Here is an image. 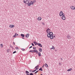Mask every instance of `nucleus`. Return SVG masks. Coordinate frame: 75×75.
Masks as SVG:
<instances>
[{"label": "nucleus", "instance_id": "1", "mask_svg": "<svg viewBox=\"0 0 75 75\" xmlns=\"http://www.w3.org/2000/svg\"><path fill=\"white\" fill-rule=\"evenodd\" d=\"M59 16L60 17H61L62 16V20H65L66 19L65 16V15H63V12L62 11H61L59 13Z\"/></svg>", "mask_w": 75, "mask_h": 75}, {"label": "nucleus", "instance_id": "2", "mask_svg": "<svg viewBox=\"0 0 75 75\" xmlns=\"http://www.w3.org/2000/svg\"><path fill=\"white\" fill-rule=\"evenodd\" d=\"M27 4H28V6H30L31 4H32V5H33V4H34V2H33V1H31L30 2H28L27 3Z\"/></svg>", "mask_w": 75, "mask_h": 75}, {"label": "nucleus", "instance_id": "3", "mask_svg": "<svg viewBox=\"0 0 75 75\" xmlns=\"http://www.w3.org/2000/svg\"><path fill=\"white\" fill-rule=\"evenodd\" d=\"M47 36L48 38H50V39L52 40V39L53 38H54V36L53 35H48V36L47 35Z\"/></svg>", "mask_w": 75, "mask_h": 75}, {"label": "nucleus", "instance_id": "4", "mask_svg": "<svg viewBox=\"0 0 75 75\" xmlns=\"http://www.w3.org/2000/svg\"><path fill=\"white\" fill-rule=\"evenodd\" d=\"M53 35V33L52 32H49L48 34L47 35Z\"/></svg>", "mask_w": 75, "mask_h": 75}, {"label": "nucleus", "instance_id": "5", "mask_svg": "<svg viewBox=\"0 0 75 75\" xmlns=\"http://www.w3.org/2000/svg\"><path fill=\"white\" fill-rule=\"evenodd\" d=\"M70 8L71 9H72V10H75V6H72L70 7Z\"/></svg>", "mask_w": 75, "mask_h": 75}, {"label": "nucleus", "instance_id": "6", "mask_svg": "<svg viewBox=\"0 0 75 75\" xmlns=\"http://www.w3.org/2000/svg\"><path fill=\"white\" fill-rule=\"evenodd\" d=\"M9 27L10 28H13V27H14V25H9Z\"/></svg>", "mask_w": 75, "mask_h": 75}, {"label": "nucleus", "instance_id": "7", "mask_svg": "<svg viewBox=\"0 0 75 75\" xmlns=\"http://www.w3.org/2000/svg\"><path fill=\"white\" fill-rule=\"evenodd\" d=\"M25 74L27 75H30V74H30V72L27 71H25Z\"/></svg>", "mask_w": 75, "mask_h": 75}, {"label": "nucleus", "instance_id": "8", "mask_svg": "<svg viewBox=\"0 0 75 75\" xmlns=\"http://www.w3.org/2000/svg\"><path fill=\"white\" fill-rule=\"evenodd\" d=\"M67 38H68V39H71V36H70V35H68L67 36Z\"/></svg>", "mask_w": 75, "mask_h": 75}, {"label": "nucleus", "instance_id": "9", "mask_svg": "<svg viewBox=\"0 0 75 75\" xmlns=\"http://www.w3.org/2000/svg\"><path fill=\"white\" fill-rule=\"evenodd\" d=\"M29 52H33V53H35V50H30L29 51Z\"/></svg>", "mask_w": 75, "mask_h": 75}, {"label": "nucleus", "instance_id": "10", "mask_svg": "<svg viewBox=\"0 0 75 75\" xmlns=\"http://www.w3.org/2000/svg\"><path fill=\"white\" fill-rule=\"evenodd\" d=\"M41 19H42V18H41V17H39L38 18V20L39 21H40V20H41Z\"/></svg>", "mask_w": 75, "mask_h": 75}, {"label": "nucleus", "instance_id": "11", "mask_svg": "<svg viewBox=\"0 0 75 75\" xmlns=\"http://www.w3.org/2000/svg\"><path fill=\"white\" fill-rule=\"evenodd\" d=\"M29 35H29V34H27V35H26L25 36V37H26V38H28V37H29Z\"/></svg>", "mask_w": 75, "mask_h": 75}, {"label": "nucleus", "instance_id": "12", "mask_svg": "<svg viewBox=\"0 0 75 75\" xmlns=\"http://www.w3.org/2000/svg\"><path fill=\"white\" fill-rule=\"evenodd\" d=\"M33 43L35 44V45H37V44H38V43H37V42H35V41L33 42Z\"/></svg>", "mask_w": 75, "mask_h": 75}, {"label": "nucleus", "instance_id": "13", "mask_svg": "<svg viewBox=\"0 0 75 75\" xmlns=\"http://www.w3.org/2000/svg\"><path fill=\"white\" fill-rule=\"evenodd\" d=\"M21 35L22 37H25V35L23 34H21Z\"/></svg>", "mask_w": 75, "mask_h": 75}, {"label": "nucleus", "instance_id": "14", "mask_svg": "<svg viewBox=\"0 0 75 75\" xmlns=\"http://www.w3.org/2000/svg\"><path fill=\"white\" fill-rule=\"evenodd\" d=\"M38 55L39 57H41V52H38Z\"/></svg>", "mask_w": 75, "mask_h": 75}, {"label": "nucleus", "instance_id": "15", "mask_svg": "<svg viewBox=\"0 0 75 75\" xmlns=\"http://www.w3.org/2000/svg\"><path fill=\"white\" fill-rule=\"evenodd\" d=\"M48 30H50V29L49 28H47L46 30V32H47V34L48 33Z\"/></svg>", "mask_w": 75, "mask_h": 75}, {"label": "nucleus", "instance_id": "16", "mask_svg": "<svg viewBox=\"0 0 75 75\" xmlns=\"http://www.w3.org/2000/svg\"><path fill=\"white\" fill-rule=\"evenodd\" d=\"M72 68H70L69 69H68L67 70L68 71H72Z\"/></svg>", "mask_w": 75, "mask_h": 75}, {"label": "nucleus", "instance_id": "17", "mask_svg": "<svg viewBox=\"0 0 75 75\" xmlns=\"http://www.w3.org/2000/svg\"><path fill=\"white\" fill-rule=\"evenodd\" d=\"M39 51L40 52H42V49L41 48H40L39 49Z\"/></svg>", "mask_w": 75, "mask_h": 75}, {"label": "nucleus", "instance_id": "18", "mask_svg": "<svg viewBox=\"0 0 75 75\" xmlns=\"http://www.w3.org/2000/svg\"><path fill=\"white\" fill-rule=\"evenodd\" d=\"M52 49H53V50H55V47L54 46H52V47L50 48V50H52Z\"/></svg>", "mask_w": 75, "mask_h": 75}, {"label": "nucleus", "instance_id": "19", "mask_svg": "<svg viewBox=\"0 0 75 75\" xmlns=\"http://www.w3.org/2000/svg\"><path fill=\"white\" fill-rule=\"evenodd\" d=\"M45 67L47 68L48 67V64H47V63H45Z\"/></svg>", "mask_w": 75, "mask_h": 75}, {"label": "nucleus", "instance_id": "20", "mask_svg": "<svg viewBox=\"0 0 75 75\" xmlns=\"http://www.w3.org/2000/svg\"><path fill=\"white\" fill-rule=\"evenodd\" d=\"M39 71H42V69L41 67H40V68L39 69Z\"/></svg>", "mask_w": 75, "mask_h": 75}, {"label": "nucleus", "instance_id": "21", "mask_svg": "<svg viewBox=\"0 0 75 75\" xmlns=\"http://www.w3.org/2000/svg\"><path fill=\"white\" fill-rule=\"evenodd\" d=\"M38 67H39V66L38 65H37L35 67V68H38Z\"/></svg>", "mask_w": 75, "mask_h": 75}, {"label": "nucleus", "instance_id": "22", "mask_svg": "<svg viewBox=\"0 0 75 75\" xmlns=\"http://www.w3.org/2000/svg\"><path fill=\"white\" fill-rule=\"evenodd\" d=\"M23 2L24 3H26V4H27V3L26 2H27V1H25V0H24L23 1Z\"/></svg>", "mask_w": 75, "mask_h": 75}, {"label": "nucleus", "instance_id": "23", "mask_svg": "<svg viewBox=\"0 0 75 75\" xmlns=\"http://www.w3.org/2000/svg\"><path fill=\"white\" fill-rule=\"evenodd\" d=\"M1 48H3V44H1Z\"/></svg>", "mask_w": 75, "mask_h": 75}, {"label": "nucleus", "instance_id": "24", "mask_svg": "<svg viewBox=\"0 0 75 75\" xmlns=\"http://www.w3.org/2000/svg\"><path fill=\"white\" fill-rule=\"evenodd\" d=\"M30 1H31V0H26V2H27V1H28V3L29 2H30Z\"/></svg>", "mask_w": 75, "mask_h": 75}, {"label": "nucleus", "instance_id": "25", "mask_svg": "<svg viewBox=\"0 0 75 75\" xmlns=\"http://www.w3.org/2000/svg\"><path fill=\"white\" fill-rule=\"evenodd\" d=\"M39 71V70H38V71H36L35 72L34 74H36L37 73V72H38Z\"/></svg>", "mask_w": 75, "mask_h": 75}, {"label": "nucleus", "instance_id": "26", "mask_svg": "<svg viewBox=\"0 0 75 75\" xmlns=\"http://www.w3.org/2000/svg\"><path fill=\"white\" fill-rule=\"evenodd\" d=\"M29 75H34V74L32 73H31Z\"/></svg>", "mask_w": 75, "mask_h": 75}, {"label": "nucleus", "instance_id": "27", "mask_svg": "<svg viewBox=\"0 0 75 75\" xmlns=\"http://www.w3.org/2000/svg\"><path fill=\"white\" fill-rule=\"evenodd\" d=\"M35 52H37V54H38V51L37 50H36L35 51Z\"/></svg>", "mask_w": 75, "mask_h": 75}, {"label": "nucleus", "instance_id": "28", "mask_svg": "<svg viewBox=\"0 0 75 75\" xmlns=\"http://www.w3.org/2000/svg\"><path fill=\"white\" fill-rule=\"evenodd\" d=\"M15 35H16H16H18V34H17V33H15Z\"/></svg>", "mask_w": 75, "mask_h": 75}, {"label": "nucleus", "instance_id": "29", "mask_svg": "<svg viewBox=\"0 0 75 75\" xmlns=\"http://www.w3.org/2000/svg\"><path fill=\"white\" fill-rule=\"evenodd\" d=\"M16 50H19V48L17 47H16Z\"/></svg>", "mask_w": 75, "mask_h": 75}, {"label": "nucleus", "instance_id": "30", "mask_svg": "<svg viewBox=\"0 0 75 75\" xmlns=\"http://www.w3.org/2000/svg\"><path fill=\"white\" fill-rule=\"evenodd\" d=\"M38 68H36L35 69V71H37V70H38Z\"/></svg>", "mask_w": 75, "mask_h": 75}, {"label": "nucleus", "instance_id": "31", "mask_svg": "<svg viewBox=\"0 0 75 75\" xmlns=\"http://www.w3.org/2000/svg\"><path fill=\"white\" fill-rule=\"evenodd\" d=\"M31 44L32 46H34V43H31Z\"/></svg>", "mask_w": 75, "mask_h": 75}, {"label": "nucleus", "instance_id": "32", "mask_svg": "<svg viewBox=\"0 0 75 75\" xmlns=\"http://www.w3.org/2000/svg\"><path fill=\"white\" fill-rule=\"evenodd\" d=\"M40 44H41V43H38L37 45H38V46H40Z\"/></svg>", "mask_w": 75, "mask_h": 75}, {"label": "nucleus", "instance_id": "33", "mask_svg": "<svg viewBox=\"0 0 75 75\" xmlns=\"http://www.w3.org/2000/svg\"><path fill=\"white\" fill-rule=\"evenodd\" d=\"M39 47H42V45H41V44H40V45Z\"/></svg>", "mask_w": 75, "mask_h": 75}, {"label": "nucleus", "instance_id": "34", "mask_svg": "<svg viewBox=\"0 0 75 75\" xmlns=\"http://www.w3.org/2000/svg\"><path fill=\"white\" fill-rule=\"evenodd\" d=\"M16 51H15L13 52V54H15V53H16Z\"/></svg>", "mask_w": 75, "mask_h": 75}, {"label": "nucleus", "instance_id": "35", "mask_svg": "<svg viewBox=\"0 0 75 75\" xmlns=\"http://www.w3.org/2000/svg\"><path fill=\"white\" fill-rule=\"evenodd\" d=\"M29 72H33V71H32V70H30Z\"/></svg>", "mask_w": 75, "mask_h": 75}, {"label": "nucleus", "instance_id": "36", "mask_svg": "<svg viewBox=\"0 0 75 75\" xmlns=\"http://www.w3.org/2000/svg\"><path fill=\"white\" fill-rule=\"evenodd\" d=\"M10 48H13V46H11V45H10Z\"/></svg>", "mask_w": 75, "mask_h": 75}, {"label": "nucleus", "instance_id": "37", "mask_svg": "<svg viewBox=\"0 0 75 75\" xmlns=\"http://www.w3.org/2000/svg\"><path fill=\"white\" fill-rule=\"evenodd\" d=\"M22 51H25V49L22 48Z\"/></svg>", "mask_w": 75, "mask_h": 75}, {"label": "nucleus", "instance_id": "38", "mask_svg": "<svg viewBox=\"0 0 75 75\" xmlns=\"http://www.w3.org/2000/svg\"><path fill=\"white\" fill-rule=\"evenodd\" d=\"M8 50H7V52H9V50L8 49Z\"/></svg>", "mask_w": 75, "mask_h": 75}, {"label": "nucleus", "instance_id": "39", "mask_svg": "<svg viewBox=\"0 0 75 75\" xmlns=\"http://www.w3.org/2000/svg\"><path fill=\"white\" fill-rule=\"evenodd\" d=\"M35 72V70L32 71V72Z\"/></svg>", "mask_w": 75, "mask_h": 75}, {"label": "nucleus", "instance_id": "40", "mask_svg": "<svg viewBox=\"0 0 75 75\" xmlns=\"http://www.w3.org/2000/svg\"><path fill=\"white\" fill-rule=\"evenodd\" d=\"M33 3H35L36 2V1L34 0V1H33Z\"/></svg>", "mask_w": 75, "mask_h": 75}, {"label": "nucleus", "instance_id": "41", "mask_svg": "<svg viewBox=\"0 0 75 75\" xmlns=\"http://www.w3.org/2000/svg\"><path fill=\"white\" fill-rule=\"evenodd\" d=\"M59 65H62V64L60 62H59Z\"/></svg>", "mask_w": 75, "mask_h": 75}, {"label": "nucleus", "instance_id": "42", "mask_svg": "<svg viewBox=\"0 0 75 75\" xmlns=\"http://www.w3.org/2000/svg\"><path fill=\"white\" fill-rule=\"evenodd\" d=\"M33 47V46H31L30 47H29V48L30 49Z\"/></svg>", "mask_w": 75, "mask_h": 75}, {"label": "nucleus", "instance_id": "43", "mask_svg": "<svg viewBox=\"0 0 75 75\" xmlns=\"http://www.w3.org/2000/svg\"><path fill=\"white\" fill-rule=\"evenodd\" d=\"M16 35H15L13 36V37H16Z\"/></svg>", "mask_w": 75, "mask_h": 75}, {"label": "nucleus", "instance_id": "44", "mask_svg": "<svg viewBox=\"0 0 75 75\" xmlns=\"http://www.w3.org/2000/svg\"><path fill=\"white\" fill-rule=\"evenodd\" d=\"M33 49H36V47H33Z\"/></svg>", "mask_w": 75, "mask_h": 75}, {"label": "nucleus", "instance_id": "45", "mask_svg": "<svg viewBox=\"0 0 75 75\" xmlns=\"http://www.w3.org/2000/svg\"><path fill=\"white\" fill-rule=\"evenodd\" d=\"M42 24H43V25H45V24L44 23H42Z\"/></svg>", "mask_w": 75, "mask_h": 75}, {"label": "nucleus", "instance_id": "46", "mask_svg": "<svg viewBox=\"0 0 75 75\" xmlns=\"http://www.w3.org/2000/svg\"><path fill=\"white\" fill-rule=\"evenodd\" d=\"M40 63H41V61L40 60L39 61V64H40Z\"/></svg>", "mask_w": 75, "mask_h": 75}, {"label": "nucleus", "instance_id": "47", "mask_svg": "<svg viewBox=\"0 0 75 75\" xmlns=\"http://www.w3.org/2000/svg\"><path fill=\"white\" fill-rule=\"evenodd\" d=\"M45 65H44V64L43 65V66L42 67V68H43L44 67Z\"/></svg>", "mask_w": 75, "mask_h": 75}, {"label": "nucleus", "instance_id": "48", "mask_svg": "<svg viewBox=\"0 0 75 75\" xmlns=\"http://www.w3.org/2000/svg\"><path fill=\"white\" fill-rule=\"evenodd\" d=\"M13 45H15V43L14 42H13Z\"/></svg>", "mask_w": 75, "mask_h": 75}, {"label": "nucleus", "instance_id": "49", "mask_svg": "<svg viewBox=\"0 0 75 75\" xmlns=\"http://www.w3.org/2000/svg\"><path fill=\"white\" fill-rule=\"evenodd\" d=\"M48 32H49V33H50V30H48Z\"/></svg>", "mask_w": 75, "mask_h": 75}, {"label": "nucleus", "instance_id": "50", "mask_svg": "<svg viewBox=\"0 0 75 75\" xmlns=\"http://www.w3.org/2000/svg\"><path fill=\"white\" fill-rule=\"evenodd\" d=\"M61 60H63V59H62V58H61Z\"/></svg>", "mask_w": 75, "mask_h": 75}, {"label": "nucleus", "instance_id": "51", "mask_svg": "<svg viewBox=\"0 0 75 75\" xmlns=\"http://www.w3.org/2000/svg\"><path fill=\"white\" fill-rule=\"evenodd\" d=\"M22 38V39H24V37Z\"/></svg>", "mask_w": 75, "mask_h": 75}, {"label": "nucleus", "instance_id": "52", "mask_svg": "<svg viewBox=\"0 0 75 75\" xmlns=\"http://www.w3.org/2000/svg\"><path fill=\"white\" fill-rule=\"evenodd\" d=\"M53 37H54V38H55V36H53Z\"/></svg>", "mask_w": 75, "mask_h": 75}, {"label": "nucleus", "instance_id": "53", "mask_svg": "<svg viewBox=\"0 0 75 75\" xmlns=\"http://www.w3.org/2000/svg\"><path fill=\"white\" fill-rule=\"evenodd\" d=\"M63 15H65V14H64V13H63Z\"/></svg>", "mask_w": 75, "mask_h": 75}, {"label": "nucleus", "instance_id": "54", "mask_svg": "<svg viewBox=\"0 0 75 75\" xmlns=\"http://www.w3.org/2000/svg\"><path fill=\"white\" fill-rule=\"evenodd\" d=\"M36 50V49H34V51H35Z\"/></svg>", "mask_w": 75, "mask_h": 75}, {"label": "nucleus", "instance_id": "55", "mask_svg": "<svg viewBox=\"0 0 75 75\" xmlns=\"http://www.w3.org/2000/svg\"><path fill=\"white\" fill-rule=\"evenodd\" d=\"M61 14H61V12L60 13V15H61Z\"/></svg>", "mask_w": 75, "mask_h": 75}, {"label": "nucleus", "instance_id": "56", "mask_svg": "<svg viewBox=\"0 0 75 75\" xmlns=\"http://www.w3.org/2000/svg\"><path fill=\"white\" fill-rule=\"evenodd\" d=\"M55 51H57V50H55Z\"/></svg>", "mask_w": 75, "mask_h": 75}, {"label": "nucleus", "instance_id": "57", "mask_svg": "<svg viewBox=\"0 0 75 75\" xmlns=\"http://www.w3.org/2000/svg\"><path fill=\"white\" fill-rule=\"evenodd\" d=\"M36 54H37V52H36Z\"/></svg>", "mask_w": 75, "mask_h": 75}]
</instances>
